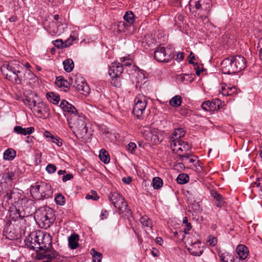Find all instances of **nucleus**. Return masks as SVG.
<instances>
[{"mask_svg":"<svg viewBox=\"0 0 262 262\" xmlns=\"http://www.w3.org/2000/svg\"><path fill=\"white\" fill-rule=\"evenodd\" d=\"M7 188L6 181H0V196L6 192L2 205L8 208L10 220L18 221L32 215L35 211L33 201L17 191L6 192Z\"/></svg>","mask_w":262,"mask_h":262,"instance_id":"obj_1","label":"nucleus"},{"mask_svg":"<svg viewBox=\"0 0 262 262\" xmlns=\"http://www.w3.org/2000/svg\"><path fill=\"white\" fill-rule=\"evenodd\" d=\"M40 247L38 248L42 252L37 253V256L39 259H48L53 260L55 262L61 261L59 254L52 247V238L49 234L41 233Z\"/></svg>","mask_w":262,"mask_h":262,"instance_id":"obj_2","label":"nucleus"},{"mask_svg":"<svg viewBox=\"0 0 262 262\" xmlns=\"http://www.w3.org/2000/svg\"><path fill=\"white\" fill-rule=\"evenodd\" d=\"M1 70L6 78L12 83L18 84L21 82L24 69L18 61L14 60L3 64Z\"/></svg>","mask_w":262,"mask_h":262,"instance_id":"obj_3","label":"nucleus"},{"mask_svg":"<svg viewBox=\"0 0 262 262\" xmlns=\"http://www.w3.org/2000/svg\"><path fill=\"white\" fill-rule=\"evenodd\" d=\"M30 193L33 198L40 200L51 198L53 194L51 185L45 181H37L31 185Z\"/></svg>","mask_w":262,"mask_h":262,"instance_id":"obj_4","label":"nucleus"},{"mask_svg":"<svg viewBox=\"0 0 262 262\" xmlns=\"http://www.w3.org/2000/svg\"><path fill=\"white\" fill-rule=\"evenodd\" d=\"M194 11L195 17L204 23L209 22L208 16L211 12L212 3L211 0H198L195 2Z\"/></svg>","mask_w":262,"mask_h":262,"instance_id":"obj_5","label":"nucleus"},{"mask_svg":"<svg viewBox=\"0 0 262 262\" xmlns=\"http://www.w3.org/2000/svg\"><path fill=\"white\" fill-rule=\"evenodd\" d=\"M108 198L114 207L118 210L120 214L124 213L128 217L132 216V211L128 208V204L123 197L117 192H114L109 194Z\"/></svg>","mask_w":262,"mask_h":262,"instance_id":"obj_6","label":"nucleus"},{"mask_svg":"<svg viewBox=\"0 0 262 262\" xmlns=\"http://www.w3.org/2000/svg\"><path fill=\"white\" fill-rule=\"evenodd\" d=\"M68 124L73 132H79L82 136L86 135L88 132V127L86 125L85 118L83 116H80L78 114L73 115L71 117H68Z\"/></svg>","mask_w":262,"mask_h":262,"instance_id":"obj_7","label":"nucleus"},{"mask_svg":"<svg viewBox=\"0 0 262 262\" xmlns=\"http://www.w3.org/2000/svg\"><path fill=\"white\" fill-rule=\"evenodd\" d=\"M148 97L142 94H139L135 99V105L133 113L138 119H142L148 102Z\"/></svg>","mask_w":262,"mask_h":262,"instance_id":"obj_8","label":"nucleus"},{"mask_svg":"<svg viewBox=\"0 0 262 262\" xmlns=\"http://www.w3.org/2000/svg\"><path fill=\"white\" fill-rule=\"evenodd\" d=\"M37 212L36 216L40 223L42 224V227L45 229L50 228L55 221V212L50 208L45 209L40 215Z\"/></svg>","mask_w":262,"mask_h":262,"instance_id":"obj_9","label":"nucleus"},{"mask_svg":"<svg viewBox=\"0 0 262 262\" xmlns=\"http://www.w3.org/2000/svg\"><path fill=\"white\" fill-rule=\"evenodd\" d=\"M70 83L78 90L81 94L87 95L89 94L90 89L88 84L84 81L82 77H77L76 76L71 77Z\"/></svg>","mask_w":262,"mask_h":262,"instance_id":"obj_10","label":"nucleus"},{"mask_svg":"<svg viewBox=\"0 0 262 262\" xmlns=\"http://www.w3.org/2000/svg\"><path fill=\"white\" fill-rule=\"evenodd\" d=\"M41 233L37 234L36 232H33L26 237L25 243L26 246L30 249L36 250L38 253V247H40Z\"/></svg>","mask_w":262,"mask_h":262,"instance_id":"obj_11","label":"nucleus"},{"mask_svg":"<svg viewBox=\"0 0 262 262\" xmlns=\"http://www.w3.org/2000/svg\"><path fill=\"white\" fill-rule=\"evenodd\" d=\"M170 146L173 152L177 156L182 155L190 148V146L187 142L181 140H172Z\"/></svg>","mask_w":262,"mask_h":262,"instance_id":"obj_12","label":"nucleus"},{"mask_svg":"<svg viewBox=\"0 0 262 262\" xmlns=\"http://www.w3.org/2000/svg\"><path fill=\"white\" fill-rule=\"evenodd\" d=\"M33 112L40 118L46 119L49 117L50 110L49 106L43 102L39 101L34 107Z\"/></svg>","mask_w":262,"mask_h":262,"instance_id":"obj_13","label":"nucleus"},{"mask_svg":"<svg viewBox=\"0 0 262 262\" xmlns=\"http://www.w3.org/2000/svg\"><path fill=\"white\" fill-rule=\"evenodd\" d=\"M231 61L236 73L242 71L247 66L246 59L243 56L238 55L231 56Z\"/></svg>","mask_w":262,"mask_h":262,"instance_id":"obj_14","label":"nucleus"},{"mask_svg":"<svg viewBox=\"0 0 262 262\" xmlns=\"http://www.w3.org/2000/svg\"><path fill=\"white\" fill-rule=\"evenodd\" d=\"M3 235L10 240L18 238V232L14 228V225L7 223L3 229Z\"/></svg>","mask_w":262,"mask_h":262,"instance_id":"obj_15","label":"nucleus"},{"mask_svg":"<svg viewBox=\"0 0 262 262\" xmlns=\"http://www.w3.org/2000/svg\"><path fill=\"white\" fill-rule=\"evenodd\" d=\"M198 157L191 152H185L182 155L177 156L176 159L177 161H181L184 162L186 164H193L195 166L199 161L197 160Z\"/></svg>","mask_w":262,"mask_h":262,"instance_id":"obj_16","label":"nucleus"},{"mask_svg":"<svg viewBox=\"0 0 262 262\" xmlns=\"http://www.w3.org/2000/svg\"><path fill=\"white\" fill-rule=\"evenodd\" d=\"M154 58L160 62H168L169 60V56L168 55L165 48L163 47H159L155 51Z\"/></svg>","mask_w":262,"mask_h":262,"instance_id":"obj_17","label":"nucleus"},{"mask_svg":"<svg viewBox=\"0 0 262 262\" xmlns=\"http://www.w3.org/2000/svg\"><path fill=\"white\" fill-rule=\"evenodd\" d=\"M223 73L225 74H232L236 73L235 70L233 67L231 61V56L224 59L221 64Z\"/></svg>","mask_w":262,"mask_h":262,"instance_id":"obj_18","label":"nucleus"},{"mask_svg":"<svg viewBox=\"0 0 262 262\" xmlns=\"http://www.w3.org/2000/svg\"><path fill=\"white\" fill-rule=\"evenodd\" d=\"M188 243H190V246L187 248V250L189 251L190 254L193 256H200L203 253V250L201 249L200 244L201 242L199 241H196L192 242L190 239H188Z\"/></svg>","mask_w":262,"mask_h":262,"instance_id":"obj_19","label":"nucleus"},{"mask_svg":"<svg viewBox=\"0 0 262 262\" xmlns=\"http://www.w3.org/2000/svg\"><path fill=\"white\" fill-rule=\"evenodd\" d=\"M60 107L64 112V115H69V117H71L73 115H76L77 111L72 104L69 103L67 101L62 100L61 102Z\"/></svg>","mask_w":262,"mask_h":262,"instance_id":"obj_20","label":"nucleus"},{"mask_svg":"<svg viewBox=\"0 0 262 262\" xmlns=\"http://www.w3.org/2000/svg\"><path fill=\"white\" fill-rule=\"evenodd\" d=\"M123 71V64L118 62L111 63L108 70V74L111 77L121 75Z\"/></svg>","mask_w":262,"mask_h":262,"instance_id":"obj_21","label":"nucleus"},{"mask_svg":"<svg viewBox=\"0 0 262 262\" xmlns=\"http://www.w3.org/2000/svg\"><path fill=\"white\" fill-rule=\"evenodd\" d=\"M38 78L35 74L29 70H25V72L23 71L21 81H24L27 83H35L37 81Z\"/></svg>","mask_w":262,"mask_h":262,"instance_id":"obj_22","label":"nucleus"},{"mask_svg":"<svg viewBox=\"0 0 262 262\" xmlns=\"http://www.w3.org/2000/svg\"><path fill=\"white\" fill-rule=\"evenodd\" d=\"M34 97L37 98V95L35 94H32L30 96H25V98L22 99L24 104L28 106L32 111L37 104L36 100L34 99Z\"/></svg>","mask_w":262,"mask_h":262,"instance_id":"obj_23","label":"nucleus"},{"mask_svg":"<svg viewBox=\"0 0 262 262\" xmlns=\"http://www.w3.org/2000/svg\"><path fill=\"white\" fill-rule=\"evenodd\" d=\"M70 81H67L63 76H59L56 77L55 84L58 87L63 88L64 91H67L70 88Z\"/></svg>","mask_w":262,"mask_h":262,"instance_id":"obj_24","label":"nucleus"},{"mask_svg":"<svg viewBox=\"0 0 262 262\" xmlns=\"http://www.w3.org/2000/svg\"><path fill=\"white\" fill-rule=\"evenodd\" d=\"M236 251L239 258L241 259H245L249 254L248 248L243 245H239L237 246Z\"/></svg>","mask_w":262,"mask_h":262,"instance_id":"obj_25","label":"nucleus"},{"mask_svg":"<svg viewBox=\"0 0 262 262\" xmlns=\"http://www.w3.org/2000/svg\"><path fill=\"white\" fill-rule=\"evenodd\" d=\"M34 131L33 127L23 128L20 126H15L14 128V132L18 134L23 135H30Z\"/></svg>","mask_w":262,"mask_h":262,"instance_id":"obj_26","label":"nucleus"},{"mask_svg":"<svg viewBox=\"0 0 262 262\" xmlns=\"http://www.w3.org/2000/svg\"><path fill=\"white\" fill-rule=\"evenodd\" d=\"M218 255L220 259V262H235L234 256L229 254L227 252H222L220 251L218 252Z\"/></svg>","mask_w":262,"mask_h":262,"instance_id":"obj_27","label":"nucleus"},{"mask_svg":"<svg viewBox=\"0 0 262 262\" xmlns=\"http://www.w3.org/2000/svg\"><path fill=\"white\" fill-rule=\"evenodd\" d=\"M79 236L77 234H72L68 238L69 246L72 249H75L79 245Z\"/></svg>","mask_w":262,"mask_h":262,"instance_id":"obj_28","label":"nucleus"},{"mask_svg":"<svg viewBox=\"0 0 262 262\" xmlns=\"http://www.w3.org/2000/svg\"><path fill=\"white\" fill-rule=\"evenodd\" d=\"M54 45L60 49L69 47L72 45V42H70V39H67L64 42L62 39H57L53 41Z\"/></svg>","mask_w":262,"mask_h":262,"instance_id":"obj_29","label":"nucleus"},{"mask_svg":"<svg viewBox=\"0 0 262 262\" xmlns=\"http://www.w3.org/2000/svg\"><path fill=\"white\" fill-rule=\"evenodd\" d=\"M222 91L224 95L231 96L236 93V88L235 86H224L222 88Z\"/></svg>","mask_w":262,"mask_h":262,"instance_id":"obj_30","label":"nucleus"},{"mask_svg":"<svg viewBox=\"0 0 262 262\" xmlns=\"http://www.w3.org/2000/svg\"><path fill=\"white\" fill-rule=\"evenodd\" d=\"M16 156V151L12 148L7 149L4 153V159L6 160H12Z\"/></svg>","mask_w":262,"mask_h":262,"instance_id":"obj_31","label":"nucleus"},{"mask_svg":"<svg viewBox=\"0 0 262 262\" xmlns=\"http://www.w3.org/2000/svg\"><path fill=\"white\" fill-rule=\"evenodd\" d=\"M99 157L100 160L105 164L108 163L110 161L109 154L104 149L100 150Z\"/></svg>","mask_w":262,"mask_h":262,"instance_id":"obj_32","label":"nucleus"},{"mask_svg":"<svg viewBox=\"0 0 262 262\" xmlns=\"http://www.w3.org/2000/svg\"><path fill=\"white\" fill-rule=\"evenodd\" d=\"M63 65L64 70L67 72H71L74 67V62L71 59H68L63 61Z\"/></svg>","mask_w":262,"mask_h":262,"instance_id":"obj_33","label":"nucleus"},{"mask_svg":"<svg viewBox=\"0 0 262 262\" xmlns=\"http://www.w3.org/2000/svg\"><path fill=\"white\" fill-rule=\"evenodd\" d=\"M185 134V132L183 128H177L172 133L171 138L173 140H180V138L183 137Z\"/></svg>","mask_w":262,"mask_h":262,"instance_id":"obj_34","label":"nucleus"},{"mask_svg":"<svg viewBox=\"0 0 262 262\" xmlns=\"http://www.w3.org/2000/svg\"><path fill=\"white\" fill-rule=\"evenodd\" d=\"M182 103V97L179 95L173 97L169 100V104L172 107H179Z\"/></svg>","mask_w":262,"mask_h":262,"instance_id":"obj_35","label":"nucleus"},{"mask_svg":"<svg viewBox=\"0 0 262 262\" xmlns=\"http://www.w3.org/2000/svg\"><path fill=\"white\" fill-rule=\"evenodd\" d=\"M47 98L49 101L54 104H57L60 101V97L53 92H50L47 94Z\"/></svg>","mask_w":262,"mask_h":262,"instance_id":"obj_36","label":"nucleus"},{"mask_svg":"<svg viewBox=\"0 0 262 262\" xmlns=\"http://www.w3.org/2000/svg\"><path fill=\"white\" fill-rule=\"evenodd\" d=\"M2 179L7 180H13L17 179L16 175L12 171L9 170H6L2 174Z\"/></svg>","mask_w":262,"mask_h":262,"instance_id":"obj_37","label":"nucleus"},{"mask_svg":"<svg viewBox=\"0 0 262 262\" xmlns=\"http://www.w3.org/2000/svg\"><path fill=\"white\" fill-rule=\"evenodd\" d=\"M91 254L93 257V260L94 262H101L102 254L97 251L95 250L94 248H92L91 250Z\"/></svg>","mask_w":262,"mask_h":262,"instance_id":"obj_38","label":"nucleus"},{"mask_svg":"<svg viewBox=\"0 0 262 262\" xmlns=\"http://www.w3.org/2000/svg\"><path fill=\"white\" fill-rule=\"evenodd\" d=\"M121 75L111 77V83L114 86L120 88L121 86Z\"/></svg>","mask_w":262,"mask_h":262,"instance_id":"obj_39","label":"nucleus"},{"mask_svg":"<svg viewBox=\"0 0 262 262\" xmlns=\"http://www.w3.org/2000/svg\"><path fill=\"white\" fill-rule=\"evenodd\" d=\"M147 182H149V181H143L142 183V186L145 185L147 186ZM150 183V186H152L155 189H159L161 188L163 185V181H149Z\"/></svg>","mask_w":262,"mask_h":262,"instance_id":"obj_40","label":"nucleus"},{"mask_svg":"<svg viewBox=\"0 0 262 262\" xmlns=\"http://www.w3.org/2000/svg\"><path fill=\"white\" fill-rule=\"evenodd\" d=\"M57 173L59 176H62V180H70L73 178V175L72 173H68L66 170H60Z\"/></svg>","mask_w":262,"mask_h":262,"instance_id":"obj_41","label":"nucleus"},{"mask_svg":"<svg viewBox=\"0 0 262 262\" xmlns=\"http://www.w3.org/2000/svg\"><path fill=\"white\" fill-rule=\"evenodd\" d=\"M140 221L143 226L151 228L152 222L147 216L145 215L141 217Z\"/></svg>","mask_w":262,"mask_h":262,"instance_id":"obj_42","label":"nucleus"},{"mask_svg":"<svg viewBox=\"0 0 262 262\" xmlns=\"http://www.w3.org/2000/svg\"><path fill=\"white\" fill-rule=\"evenodd\" d=\"M211 109L212 111L220 109L222 104L221 101L219 99H214L211 102Z\"/></svg>","mask_w":262,"mask_h":262,"instance_id":"obj_43","label":"nucleus"},{"mask_svg":"<svg viewBox=\"0 0 262 262\" xmlns=\"http://www.w3.org/2000/svg\"><path fill=\"white\" fill-rule=\"evenodd\" d=\"M135 15L132 11H127L124 15V19L129 24H133L135 20Z\"/></svg>","mask_w":262,"mask_h":262,"instance_id":"obj_44","label":"nucleus"},{"mask_svg":"<svg viewBox=\"0 0 262 262\" xmlns=\"http://www.w3.org/2000/svg\"><path fill=\"white\" fill-rule=\"evenodd\" d=\"M67 28V25L66 24H61V25H58V27L56 30H54L53 31V33L51 31L50 32V34H60L64 31V30Z\"/></svg>","mask_w":262,"mask_h":262,"instance_id":"obj_45","label":"nucleus"},{"mask_svg":"<svg viewBox=\"0 0 262 262\" xmlns=\"http://www.w3.org/2000/svg\"><path fill=\"white\" fill-rule=\"evenodd\" d=\"M56 203L59 205H63L65 204V198L61 193L57 194L55 198Z\"/></svg>","mask_w":262,"mask_h":262,"instance_id":"obj_46","label":"nucleus"},{"mask_svg":"<svg viewBox=\"0 0 262 262\" xmlns=\"http://www.w3.org/2000/svg\"><path fill=\"white\" fill-rule=\"evenodd\" d=\"M210 195L212 196L217 202L224 200V199L221 194L219 193L215 190H210Z\"/></svg>","mask_w":262,"mask_h":262,"instance_id":"obj_47","label":"nucleus"},{"mask_svg":"<svg viewBox=\"0 0 262 262\" xmlns=\"http://www.w3.org/2000/svg\"><path fill=\"white\" fill-rule=\"evenodd\" d=\"M185 228L183 231H179L180 234H182V239L184 238V234H187L188 232L190 231L192 228L191 224L188 222L185 224Z\"/></svg>","mask_w":262,"mask_h":262,"instance_id":"obj_48","label":"nucleus"},{"mask_svg":"<svg viewBox=\"0 0 262 262\" xmlns=\"http://www.w3.org/2000/svg\"><path fill=\"white\" fill-rule=\"evenodd\" d=\"M91 194H88L85 196V199L87 200L92 199L94 201H97L99 199V196L97 195V193L95 190H91Z\"/></svg>","mask_w":262,"mask_h":262,"instance_id":"obj_49","label":"nucleus"},{"mask_svg":"<svg viewBox=\"0 0 262 262\" xmlns=\"http://www.w3.org/2000/svg\"><path fill=\"white\" fill-rule=\"evenodd\" d=\"M189 207L194 212H200L202 211L201 206L198 202H194L190 204Z\"/></svg>","mask_w":262,"mask_h":262,"instance_id":"obj_50","label":"nucleus"},{"mask_svg":"<svg viewBox=\"0 0 262 262\" xmlns=\"http://www.w3.org/2000/svg\"><path fill=\"white\" fill-rule=\"evenodd\" d=\"M211 103L210 101H206L202 104V107L203 110L206 111H212L211 109Z\"/></svg>","mask_w":262,"mask_h":262,"instance_id":"obj_51","label":"nucleus"},{"mask_svg":"<svg viewBox=\"0 0 262 262\" xmlns=\"http://www.w3.org/2000/svg\"><path fill=\"white\" fill-rule=\"evenodd\" d=\"M46 169L48 173H53L56 171L57 168L55 165L53 164H49L47 166Z\"/></svg>","mask_w":262,"mask_h":262,"instance_id":"obj_52","label":"nucleus"},{"mask_svg":"<svg viewBox=\"0 0 262 262\" xmlns=\"http://www.w3.org/2000/svg\"><path fill=\"white\" fill-rule=\"evenodd\" d=\"M51 141L55 143L58 146H61L62 145L61 140L58 137L52 136L51 139Z\"/></svg>","mask_w":262,"mask_h":262,"instance_id":"obj_53","label":"nucleus"},{"mask_svg":"<svg viewBox=\"0 0 262 262\" xmlns=\"http://www.w3.org/2000/svg\"><path fill=\"white\" fill-rule=\"evenodd\" d=\"M189 177L186 173H181L179 174L176 180H189Z\"/></svg>","mask_w":262,"mask_h":262,"instance_id":"obj_54","label":"nucleus"},{"mask_svg":"<svg viewBox=\"0 0 262 262\" xmlns=\"http://www.w3.org/2000/svg\"><path fill=\"white\" fill-rule=\"evenodd\" d=\"M136 144L134 142H130L128 144V150L130 151L132 153H133L135 149L136 148Z\"/></svg>","mask_w":262,"mask_h":262,"instance_id":"obj_55","label":"nucleus"},{"mask_svg":"<svg viewBox=\"0 0 262 262\" xmlns=\"http://www.w3.org/2000/svg\"><path fill=\"white\" fill-rule=\"evenodd\" d=\"M189 57L190 58V60L188 61L189 64H193L194 66L198 64L196 62H194L193 61V60L195 59V56L192 52H190V55H189Z\"/></svg>","mask_w":262,"mask_h":262,"instance_id":"obj_56","label":"nucleus"},{"mask_svg":"<svg viewBox=\"0 0 262 262\" xmlns=\"http://www.w3.org/2000/svg\"><path fill=\"white\" fill-rule=\"evenodd\" d=\"M121 61L124 63L123 65L125 66H129L132 64V61L127 59L126 57H123Z\"/></svg>","mask_w":262,"mask_h":262,"instance_id":"obj_57","label":"nucleus"},{"mask_svg":"<svg viewBox=\"0 0 262 262\" xmlns=\"http://www.w3.org/2000/svg\"><path fill=\"white\" fill-rule=\"evenodd\" d=\"M108 215V212L105 210H102L101 213L100 217L101 220L106 219Z\"/></svg>","mask_w":262,"mask_h":262,"instance_id":"obj_58","label":"nucleus"},{"mask_svg":"<svg viewBox=\"0 0 262 262\" xmlns=\"http://www.w3.org/2000/svg\"><path fill=\"white\" fill-rule=\"evenodd\" d=\"M180 114L183 116H187L189 114V110L186 108H182L180 111Z\"/></svg>","mask_w":262,"mask_h":262,"instance_id":"obj_59","label":"nucleus"},{"mask_svg":"<svg viewBox=\"0 0 262 262\" xmlns=\"http://www.w3.org/2000/svg\"><path fill=\"white\" fill-rule=\"evenodd\" d=\"M184 59L183 53L179 52L177 55V60L179 61H182Z\"/></svg>","mask_w":262,"mask_h":262,"instance_id":"obj_60","label":"nucleus"},{"mask_svg":"<svg viewBox=\"0 0 262 262\" xmlns=\"http://www.w3.org/2000/svg\"><path fill=\"white\" fill-rule=\"evenodd\" d=\"M69 39H70V42H71L72 43L73 41L78 39L77 36L75 35V33H74L73 35L71 34Z\"/></svg>","mask_w":262,"mask_h":262,"instance_id":"obj_61","label":"nucleus"},{"mask_svg":"<svg viewBox=\"0 0 262 262\" xmlns=\"http://www.w3.org/2000/svg\"><path fill=\"white\" fill-rule=\"evenodd\" d=\"M259 47L260 48L259 50V56L261 60H262V41L259 42Z\"/></svg>","mask_w":262,"mask_h":262,"instance_id":"obj_62","label":"nucleus"},{"mask_svg":"<svg viewBox=\"0 0 262 262\" xmlns=\"http://www.w3.org/2000/svg\"><path fill=\"white\" fill-rule=\"evenodd\" d=\"M155 242H156L157 244L161 245L162 243L163 242V239L161 237H158L156 238Z\"/></svg>","mask_w":262,"mask_h":262,"instance_id":"obj_63","label":"nucleus"},{"mask_svg":"<svg viewBox=\"0 0 262 262\" xmlns=\"http://www.w3.org/2000/svg\"><path fill=\"white\" fill-rule=\"evenodd\" d=\"M158 251L155 249H153V250L151 251V254L154 256V257H157L159 255H158Z\"/></svg>","mask_w":262,"mask_h":262,"instance_id":"obj_64","label":"nucleus"}]
</instances>
